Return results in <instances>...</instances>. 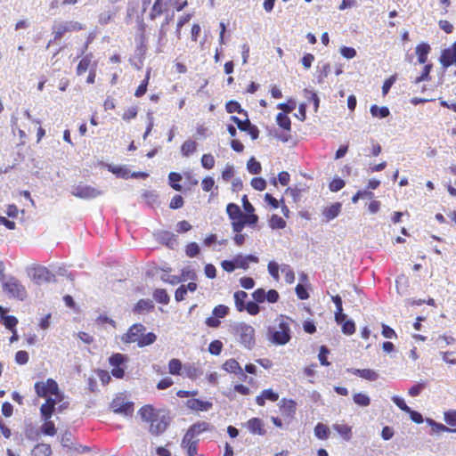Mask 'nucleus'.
I'll list each match as a JSON object with an SVG mask.
<instances>
[{"label":"nucleus","instance_id":"1","mask_svg":"<svg viewBox=\"0 0 456 456\" xmlns=\"http://www.w3.org/2000/svg\"><path fill=\"white\" fill-rule=\"evenodd\" d=\"M141 419L150 424L149 431L153 436L163 434L170 424L168 413L151 405H144L138 411Z\"/></svg>","mask_w":456,"mask_h":456},{"label":"nucleus","instance_id":"2","mask_svg":"<svg viewBox=\"0 0 456 456\" xmlns=\"http://www.w3.org/2000/svg\"><path fill=\"white\" fill-rule=\"evenodd\" d=\"M268 335L269 339L275 345L287 344L291 338L289 319L281 316L278 319V325L268 329Z\"/></svg>","mask_w":456,"mask_h":456},{"label":"nucleus","instance_id":"3","mask_svg":"<svg viewBox=\"0 0 456 456\" xmlns=\"http://www.w3.org/2000/svg\"><path fill=\"white\" fill-rule=\"evenodd\" d=\"M231 332L239 338L240 343L246 348L251 349L256 344L255 329L245 322L231 326Z\"/></svg>","mask_w":456,"mask_h":456},{"label":"nucleus","instance_id":"4","mask_svg":"<svg viewBox=\"0 0 456 456\" xmlns=\"http://www.w3.org/2000/svg\"><path fill=\"white\" fill-rule=\"evenodd\" d=\"M3 289L9 297L24 300L27 297L26 288L15 277L11 276L5 281H3Z\"/></svg>","mask_w":456,"mask_h":456},{"label":"nucleus","instance_id":"5","mask_svg":"<svg viewBox=\"0 0 456 456\" xmlns=\"http://www.w3.org/2000/svg\"><path fill=\"white\" fill-rule=\"evenodd\" d=\"M70 192L77 198L83 200H92L102 195L104 191L99 187L79 183L78 184L73 185L71 187Z\"/></svg>","mask_w":456,"mask_h":456},{"label":"nucleus","instance_id":"6","mask_svg":"<svg viewBox=\"0 0 456 456\" xmlns=\"http://www.w3.org/2000/svg\"><path fill=\"white\" fill-rule=\"evenodd\" d=\"M110 408L114 413L122 415L124 417H132L134 411V404L133 402L126 400L123 395L116 396L110 403Z\"/></svg>","mask_w":456,"mask_h":456},{"label":"nucleus","instance_id":"7","mask_svg":"<svg viewBox=\"0 0 456 456\" xmlns=\"http://www.w3.org/2000/svg\"><path fill=\"white\" fill-rule=\"evenodd\" d=\"M84 28L83 24L74 20L61 21L54 23L52 27L54 40L61 39L67 32L79 31Z\"/></svg>","mask_w":456,"mask_h":456},{"label":"nucleus","instance_id":"8","mask_svg":"<svg viewBox=\"0 0 456 456\" xmlns=\"http://www.w3.org/2000/svg\"><path fill=\"white\" fill-rule=\"evenodd\" d=\"M27 272L28 277L37 284L54 281V274L43 265H33Z\"/></svg>","mask_w":456,"mask_h":456},{"label":"nucleus","instance_id":"9","mask_svg":"<svg viewBox=\"0 0 456 456\" xmlns=\"http://www.w3.org/2000/svg\"><path fill=\"white\" fill-rule=\"evenodd\" d=\"M57 382L53 379L46 381H40L35 384L36 394L40 397H48L53 392L57 391Z\"/></svg>","mask_w":456,"mask_h":456},{"label":"nucleus","instance_id":"10","mask_svg":"<svg viewBox=\"0 0 456 456\" xmlns=\"http://www.w3.org/2000/svg\"><path fill=\"white\" fill-rule=\"evenodd\" d=\"M145 330L146 329L142 324H134L129 328L127 332L122 336L121 340L126 344L136 342L138 346L141 336L145 331Z\"/></svg>","mask_w":456,"mask_h":456},{"label":"nucleus","instance_id":"11","mask_svg":"<svg viewBox=\"0 0 456 456\" xmlns=\"http://www.w3.org/2000/svg\"><path fill=\"white\" fill-rule=\"evenodd\" d=\"M199 442V439L186 432L182 439L181 447L186 452L188 456H196L198 454Z\"/></svg>","mask_w":456,"mask_h":456},{"label":"nucleus","instance_id":"12","mask_svg":"<svg viewBox=\"0 0 456 456\" xmlns=\"http://www.w3.org/2000/svg\"><path fill=\"white\" fill-rule=\"evenodd\" d=\"M439 61L444 69L456 64V42H454L451 47L442 51Z\"/></svg>","mask_w":456,"mask_h":456},{"label":"nucleus","instance_id":"13","mask_svg":"<svg viewBox=\"0 0 456 456\" xmlns=\"http://www.w3.org/2000/svg\"><path fill=\"white\" fill-rule=\"evenodd\" d=\"M174 14L172 15H167L164 22L161 24L159 33V41H158V46L156 49V53H162L163 52V45H165V39L167 32V26L168 24L173 20Z\"/></svg>","mask_w":456,"mask_h":456},{"label":"nucleus","instance_id":"14","mask_svg":"<svg viewBox=\"0 0 456 456\" xmlns=\"http://www.w3.org/2000/svg\"><path fill=\"white\" fill-rule=\"evenodd\" d=\"M342 204L336 202L322 209L323 221L328 223L335 219L341 212Z\"/></svg>","mask_w":456,"mask_h":456},{"label":"nucleus","instance_id":"15","mask_svg":"<svg viewBox=\"0 0 456 456\" xmlns=\"http://www.w3.org/2000/svg\"><path fill=\"white\" fill-rule=\"evenodd\" d=\"M348 372L358 376L363 379L369 380V381H376L379 375V373L371 369H348Z\"/></svg>","mask_w":456,"mask_h":456},{"label":"nucleus","instance_id":"16","mask_svg":"<svg viewBox=\"0 0 456 456\" xmlns=\"http://www.w3.org/2000/svg\"><path fill=\"white\" fill-rule=\"evenodd\" d=\"M223 369L230 373H234L240 376L243 380L247 379V375L244 373L239 362L234 359H229L223 364Z\"/></svg>","mask_w":456,"mask_h":456},{"label":"nucleus","instance_id":"17","mask_svg":"<svg viewBox=\"0 0 456 456\" xmlns=\"http://www.w3.org/2000/svg\"><path fill=\"white\" fill-rule=\"evenodd\" d=\"M297 403L291 399L283 398L280 402V411L282 415L293 418L296 413Z\"/></svg>","mask_w":456,"mask_h":456},{"label":"nucleus","instance_id":"18","mask_svg":"<svg viewBox=\"0 0 456 456\" xmlns=\"http://www.w3.org/2000/svg\"><path fill=\"white\" fill-rule=\"evenodd\" d=\"M214 428L213 426L208 423V422H206V421H198L194 424H192L187 430V432L191 435V436H194L196 438V436H200V434H202L203 432H206V431H210L212 430Z\"/></svg>","mask_w":456,"mask_h":456},{"label":"nucleus","instance_id":"19","mask_svg":"<svg viewBox=\"0 0 456 456\" xmlns=\"http://www.w3.org/2000/svg\"><path fill=\"white\" fill-rule=\"evenodd\" d=\"M246 426L253 435L264 436L265 434L263 420L258 418H252L248 419Z\"/></svg>","mask_w":456,"mask_h":456},{"label":"nucleus","instance_id":"20","mask_svg":"<svg viewBox=\"0 0 456 456\" xmlns=\"http://www.w3.org/2000/svg\"><path fill=\"white\" fill-rule=\"evenodd\" d=\"M186 405L189 409L193 411H206L212 407V403L208 401H201L196 398H191L187 400Z\"/></svg>","mask_w":456,"mask_h":456},{"label":"nucleus","instance_id":"21","mask_svg":"<svg viewBox=\"0 0 456 456\" xmlns=\"http://www.w3.org/2000/svg\"><path fill=\"white\" fill-rule=\"evenodd\" d=\"M278 399V393L274 392L273 389H265L258 396H256V403L259 406H264L265 404L266 400L271 402H276Z\"/></svg>","mask_w":456,"mask_h":456},{"label":"nucleus","instance_id":"22","mask_svg":"<svg viewBox=\"0 0 456 456\" xmlns=\"http://www.w3.org/2000/svg\"><path fill=\"white\" fill-rule=\"evenodd\" d=\"M431 51V47L427 43H420L415 48V53L418 56V61L420 64H425L428 61V55Z\"/></svg>","mask_w":456,"mask_h":456},{"label":"nucleus","instance_id":"23","mask_svg":"<svg viewBox=\"0 0 456 456\" xmlns=\"http://www.w3.org/2000/svg\"><path fill=\"white\" fill-rule=\"evenodd\" d=\"M236 267L247 270L248 268L249 262L258 263V257L254 255L241 256L238 255L234 257Z\"/></svg>","mask_w":456,"mask_h":456},{"label":"nucleus","instance_id":"24","mask_svg":"<svg viewBox=\"0 0 456 456\" xmlns=\"http://www.w3.org/2000/svg\"><path fill=\"white\" fill-rule=\"evenodd\" d=\"M52 448L51 445L45 443H39L36 444L31 450V456H51Z\"/></svg>","mask_w":456,"mask_h":456},{"label":"nucleus","instance_id":"25","mask_svg":"<svg viewBox=\"0 0 456 456\" xmlns=\"http://www.w3.org/2000/svg\"><path fill=\"white\" fill-rule=\"evenodd\" d=\"M183 370L184 375L192 380L198 379L203 373L202 370L198 368L194 363L184 364Z\"/></svg>","mask_w":456,"mask_h":456},{"label":"nucleus","instance_id":"26","mask_svg":"<svg viewBox=\"0 0 456 456\" xmlns=\"http://www.w3.org/2000/svg\"><path fill=\"white\" fill-rule=\"evenodd\" d=\"M158 240L161 241L162 243L166 244L167 247L173 248L174 246L176 244V239L174 233L167 232V231H162L159 232L157 234Z\"/></svg>","mask_w":456,"mask_h":456},{"label":"nucleus","instance_id":"27","mask_svg":"<svg viewBox=\"0 0 456 456\" xmlns=\"http://www.w3.org/2000/svg\"><path fill=\"white\" fill-rule=\"evenodd\" d=\"M54 411L55 407L53 405L52 400H46L45 403H43L40 407L41 419L43 420L51 419Z\"/></svg>","mask_w":456,"mask_h":456},{"label":"nucleus","instance_id":"28","mask_svg":"<svg viewBox=\"0 0 456 456\" xmlns=\"http://www.w3.org/2000/svg\"><path fill=\"white\" fill-rule=\"evenodd\" d=\"M333 429L337 431L344 440L350 441L352 438V428L346 424L336 423L333 425Z\"/></svg>","mask_w":456,"mask_h":456},{"label":"nucleus","instance_id":"29","mask_svg":"<svg viewBox=\"0 0 456 456\" xmlns=\"http://www.w3.org/2000/svg\"><path fill=\"white\" fill-rule=\"evenodd\" d=\"M93 60V54L88 53L85 55L81 61H79L77 67V74L78 76L83 75L90 67Z\"/></svg>","mask_w":456,"mask_h":456},{"label":"nucleus","instance_id":"30","mask_svg":"<svg viewBox=\"0 0 456 456\" xmlns=\"http://www.w3.org/2000/svg\"><path fill=\"white\" fill-rule=\"evenodd\" d=\"M108 170L118 177L127 179L130 177V171L124 166H107Z\"/></svg>","mask_w":456,"mask_h":456},{"label":"nucleus","instance_id":"31","mask_svg":"<svg viewBox=\"0 0 456 456\" xmlns=\"http://www.w3.org/2000/svg\"><path fill=\"white\" fill-rule=\"evenodd\" d=\"M247 297L248 294L243 290H239L234 293L235 306L239 312L245 310V300Z\"/></svg>","mask_w":456,"mask_h":456},{"label":"nucleus","instance_id":"32","mask_svg":"<svg viewBox=\"0 0 456 456\" xmlns=\"http://www.w3.org/2000/svg\"><path fill=\"white\" fill-rule=\"evenodd\" d=\"M197 150V142L192 140H186L181 146V152L183 157H189Z\"/></svg>","mask_w":456,"mask_h":456},{"label":"nucleus","instance_id":"33","mask_svg":"<svg viewBox=\"0 0 456 456\" xmlns=\"http://www.w3.org/2000/svg\"><path fill=\"white\" fill-rule=\"evenodd\" d=\"M226 212L232 220L242 219L243 213L237 204L229 203L226 207Z\"/></svg>","mask_w":456,"mask_h":456},{"label":"nucleus","instance_id":"34","mask_svg":"<svg viewBox=\"0 0 456 456\" xmlns=\"http://www.w3.org/2000/svg\"><path fill=\"white\" fill-rule=\"evenodd\" d=\"M330 428L322 423H318L314 428V435L321 440H327L330 436Z\"/></svg>","mask_w":456,"mask_h":456},{"label":"nucleus","instance_id":"35","mask_svg":"<svg viewBox=\"0 0 456 456\" xmlns=\"http://www.w3.org/2000/svg\"><path fill=\"white\" fill-rule=\"evenodd\" d=\"M40 432L45 436H53L56 435L57 429L54 423L49 419L44 420V424L40 427Z\"/></svg>","mask_w":456,"mask_h":456},{"label":"nucleus","instance_id":"36","mask_svg":"<svg viewBox=\"0 0 456 456\" xmlns=\"http://www.w3.org/2000/svg\"><path fill=\"white\" fill-rule=\"evenodd\" d=\"M154 299L163 305H167L170 301V297L164 289H157L153 292Z\"/></svg>","mask_w":456,"mask_h":456},{"label":"nucleus","instance_id":"37","mask_svg":"<svg viewBox=\"0 0 456 456\" xmlns=\"http://www.w3.org/2000/svg\"><path fill=\"white\" fill-rule=\"evenodd\" d=\"M154 308L152 302L149 299H141L137 302L134 311L137 313L150 312Z\"/></svg>","mask_w":456,"mask_h":456},{"label":"nucleus","instance_id":"38","mask_svg":"<svg viewBox=\"0 0 456 456\" xmlns=\"http://www.w3.org/2000/svg\"><path fill=\"white\" fill-rule=\"evenodd\" d=\"M183 370V365L178 359H171L168 362V371L172 375H181V371Z\"/></svg>","mask_w":456,"mask_h":456},{"label":"nucleus","instance_id":"39","mask_svg":"<svg viewBox=\"0 0 456 456\" xmlns=\"http://www.w3.org/2000/svg\"><path fill=\"white\" fill-rule=\"evenodd\" d=\"M370 114L373 117L379 118H387L390 114L389 109L385 106L379 107L378 105H372L370 107Z\"/></svg>","mask_w":456,"mask_h":456},{"label":"nucleus","instance_id":"40","mask_svg":"<svg viewBox=\"0 0 456 456\" xmlns=\"http://www.w3.org/2000/svg\"><path fill=\"white\" fill-rule=\"evenodd\" d=\"M353 401L361 407H367L370 404V398L363 393H356L353 395Z\"/></svg>","mask_w":456,"mask_h":456},{"label":"nucleus","instance_id":"41","mask_svg":"<svg viewBox=\"0 0 456 456\" xmlns=\"http://www.w3.org/2000/svg\"><path fill=\"white\" fill-rule=\"evenodd\" d=\"M142 198L145 202L151 208H154L159 203V196L154 191H145L142 193Z\"/></svg>","mask_w":456,"mask_h":456},{"label":"nucleus","instance_id":"42","mask_svg":"<svg viewBox=\"0 0 456 456\" xmlns=\"http://www.w3.org/2000/svg\"><path fill=\"white\" fill-rule=\"evenodd\" d=\"M276 122L284 130L290 131L291 121L290 118L287 116V114L282 112L278 113L276 117Z\"/></svg>","mask_w":456,"mask_h":456},{"label":"nucleus","instance_id":"43","mask_svg":"<svg viewBox=\"0 0 456 456\" xmlns=\"http://www.w3.org/2000/svg\"><path fill=\"white\" fill-rule=\"evenodd\" d=\"M269 226L273 230L283 229L286 227L285 220L278 215H273L269 220Z\"/></svg>","mask_w":456,"mask_h":456},{"label":"nucleus","instance_id":"44","mask_svg":"<svg viewBox=\"0 0 456 456\" xmlns=\"http://www.w3.org/2000/svg\"><path fill=\"white\" fill-rule=\"evenodd\" d=\"M179 277L182 282L188 280L194 281L197 279V273L194 269L187 266L182 269L181 275Z\"/></svg>","mask_w":456,"mask_h":456},{"label":"nucleus","instance_id":"45","mask_svg":"<svg viewBox=\"0 0 456 456\" xmlns=\"http://www.w3.org/2000/svg\"><path fill=\"white\" fill-rule=\"evenodd\" d=\"M182 180V175L179 173L171 172L168 175L169 185L175 191H182V186L178 183Z\"/></svg>","mask_w":456,"mask_h":456},{"label":"nucleus","instance_id":"46","mask_svg":"<svg viewBox=\"0 0 456 456\" xmlns=\"http://www.w3.org/2000/svg\"><path fill=\"white\" fill-rule=\"evenodd\" d=\"M157 339V336L153 332H149L147 334H142L141 338L139 340V347H143L146 346H150L153 344Z\"/></svg>","mask_w":456,"mask_h":456},{"label":"nucleus","instance_id":"47","mask_svg":"<svg viewBox=\"0 0 456 456\" xmlns=\"http://www.w3.org/2000/svg\"><path fill=\"white\" fill-rule=\"evenodd\" d=\"M150 75H151V69H147L145 78L142 81L141 85L138 86V88L136 89V91L134 93V95L136 97H141L146 93L149 79H150Z\"/></svg>","mask_w":456,"mask_h":456},{"label":"nucleus","instance_id":"48","mask_svg":"<svg viewBox=\"0 0 456 456\" xmlns=\"http://www.w3.org/2000/svg\"><path fill=\"white\" fill-rule=\"evenodd\" d=\"M426 422L432 428V431L434 433H440V432H444V431H448V432L452 431L446 426H444L441 423H437L431 419H427ZM453 431L456 432V429H454Z\"/></svg>","mask_w":456,"mask_h":456},{"label":"nucleus","instance_id":"49","mask_svg":"<svg viewBox=\"0 0 456 456\" xmlns=\"http://www.w3.org/2000/svg\"><path fill=\"white\" fill-rule=\"evenodd\" d=\"M281 273L284 274L287 283L291 284L295 281L294 271L289 265H281Z\"/></svg>","mask_w":456,"mask_h":456},{"label":"nucleus","instance_id":"50","mask_svg":"<svg viewBox=\"0 0 456 456\" xmlns=\"http://www.w3.org/2000/svg\"><path fill=\"white\" fill-rule=\"evenodd\" d=\"M247 168L248 172L253 175H257L262 170L260 162L256 161L253 157L248 161Z\"/></svg>","mask_w":456,"mask_h":456},{"label":"nucleus","instance_id":"51","mask_svg":"<svg viewBox=\"0 0 456 456\" xmlns=\"http://www.w3.org/2000/svg\"><path fill=\"white\" fill-rule=\"evenodd\" d=\"M126 360L127 358L126 355L117 353L110 357L109 362L113 367H120V365L124 363Z\"/></svg>","mask_w":456,"mask_h":456},{"label":"nucleus","instance_id":"52","mask_svg":"<svg viewBox=\"0 0 456 456\" xmlns=\"http://www.w3.org/2000/svg\"><path fill=\"white\" fill-rule=\"evenodd\" d=\"M3 324L4 327L11 331H14V329H16V325L18 323V320L16 317L12 315H6L4 318L1 319Z\"/></svg>","mask_w":456,"mask_h":456},{"label":"nucleus","instance_id":"53","mask_svg":"<svg viewBox=\"0 0 456 456\" xmlns=\"http://www.w3.org/2000/svg\"><path fill=\"white\" fill-rule=\"evenodd\" d=\"M228 314L229 307L224 305H218L212 311V314L217 319L224 318Z\"/></svg>","mask_w":456,"mask_h":456},{"label":"nucleus","instance_id":"54","mask_svg":"<svg viewBox=\"0 0 456 456\" xmlns=\"http://www.w3.org/2000/svg\"><path fill=\"white\" fill-rule=\"evenodd\" d=\"M330 71V66L329 63H324L322 67L318 66V75L317 81L318 83H322L324 78L327 77L328 74Z\"/></svg>","mask_w":456,"mask_h":456},{"label":"nucleus","instance_id":"55","mask_svg":"<svg viewBox=\"0 0 456 456\" xmlns=\"http://www.w3.org/2000/svg\"><path fill=\"white\" fill-rule=\"evenodd\" d=\"M426 387H427L426 381L419 382L416 385L412 386L409 389L408 393L412 397L418 396L425 389Z\"/></svg>","mask_w":456,"mask_h":456},{"label":"nucleus","instance_id":"56","mask_svg":"<svg viewBox=\"0 0 456 456\" xmlns=\"http://www.w3.org/2000/svg\"><path fill=\"white\" fill-rule=\"evenodd\" d=\"M163 13V4L159 3H154L150 12L149 17L151 20H154L157 17Z\"/></svg>","mask_w":456,"mask_h":456},{"label":"nucleus","instance_id":"57","mask_svg":"<svg viewBox=\"0 0 456 456\" xmlns=\"http://www.w3.org/2000/svg\"><path fill=\"white\" fill-rule=\"evenodd\" d=\"M431 69H432V64H426L421 75L415 78L414 83L419 84L422 81L429 80L430 79L429 73L431 71Z\"/></svg>","mask_w":456,"mask_h":456},{"label":"nucleus","instance_id":"58","mask_svg":"<svg viewBox=\"0 0 456 456\" xmlns=\"http://www.w3.org/2000/svg\"><path fill=\"white\" fill-rule=\"evenodd\" d=\"M200 253V247L196 242L187 244L185 248V254L189 257H194Z\"/></svg>","mask_w":456,"mask_h":456},{"label":"nucleus","instance_id":"59","mask_svg":"<svg viewBox=\"0 0 456 456\" xmlns=\"http://www.w3.org/2000/svg\"><path fill=\"white\" fill-rule=\"evenodd\" d=\"M223 349V343L220 340H214L208 346V351L214 355H219Z\"/></svg>","mask_w":456,"mask_h":456},{"label":"nucleus","instance_id":"60","mask_svg":"<svg viewBox=\"0 0 456 456\" xmlns=\"http://www.w3.org/2000/svg\"><path fill=\"white\" fill-rule=\"evenodd\" d=\"M201 165L206 169H212L215 166V159L211 154H204L201 158Z\"/></svg>","mask_w":456,"mask_h":456},{"label":"nucleus","instance_id":"61","mask_svg":"<svg viewBox=\"0 0 456 456\" xmlns=\"http://www.w3.org/2000/svg\"><path fill=\"white\" fill-rule=\"evenodd\" d=\"M268 272L269 274L275 280L279 281V265L275 261H270L268 263Z\"/></svg>","mask_w":456,"mask_h":456},{"label":"nucleus","instance_id":"62","mask_svg":"<svg viewBox=\"0 0 456 456\" xmlns=\"http://www.w3.org/2000/svg\"><path fill=\"white\" fill-rule=\"evenodd\" d=\"M355 331V324L352 320H347L342 323V332L346 335H352Z\"/></svg>","mask_w":456,"mask_h":456},{"label":"nucleus","instance_id":"63","mask_svg":"<svg viewBox=\"0 0 456 456\" xmlns=\"http://www.w3.org/2000/svg\"><path fill=\"white\" fill-rule=\"evenodd\" d=\"M251 186L256 191H264L266 187V182L262 177H255L251 180Z\"/></svg>","mask_w":456,"mask_h":456},{"label":"nucleus","instance_id":"64","mask_svg":"<svg viewBox=\"0 0 456 456\" xmlns=\"http://www.w3.org/2000/svg\"><path fill=\"white\" fill-rule=\"evenodd\" d=\"M444 420L448 425L456 427V411H448L444 412Z\"/></svg>","mask_w":456,"mask_h":456}]
</instances>
